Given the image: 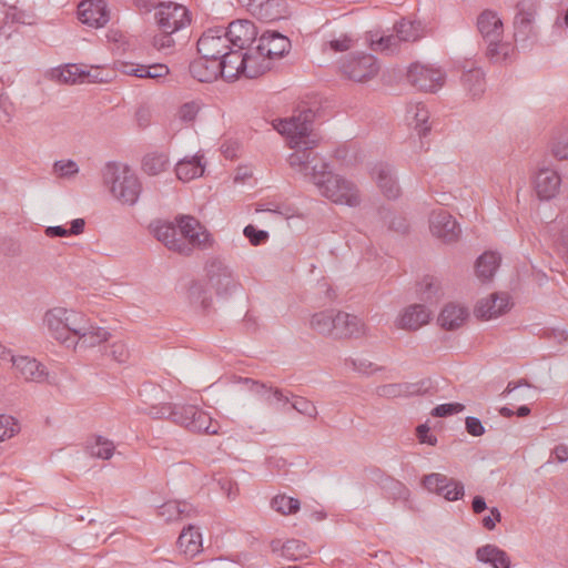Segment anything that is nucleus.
Returning <instances> with one entry per match:
<instances>
[{"mask_svg":"<svg viewBox=\"0 0 568 568\" xmlns=\"http://www.w3.org/2000/svg\"><path fill=\"white\" fill-rule=\"evenodd\" d=\"M314 113L312 110L301 111L297 115L286 119L275 120L274 129L287 139L288 146L295 149L287 158L290 168L301 173L305 179L313 183V168L321 165L318 171L328 169V164L313 152L317 141L311 138Z\"/></svg>","mask_w":568,"mask_h":568,"instance_id":"nucleus-1","label":"nucleus"},{"mask_svg":"<svg viewBox=\"0 0 568 568\" xmlns=\"http://www.w3.org/2000/svg\"><path fill=\"white\" fill-rule=\"evenodd\" d=\"M160 394H162V389L152 384L143 385L140 389V396L144 398L143 403L146 405L143 408L145 414L156 419H170L190 432L217 434L219 426L213 423L212 417L206 412L194 405L156 404L155 400Z\"/></svg>","mask_w":568,"mask_h":568,"instance_id":"nucleus-2","label":"nucleus"},{"mask_svg":"<svg viewBox=\"0 0 568 568\" xmlns=\"http://www.w3.org/2000/svg\"><path fill=\"white\" fill-rule=\"evenodd\" d=\"M154 236L170 251L191 255L194 250H206L213 239L200 222L190 215L176 217V224L159 223L153 230Z\"/></svg>","mask_w":568,"mask_h":568,"instance_id":"nucleus-3","label":"nucleus"},{"mask_svg":"<svg viewBox=\"0 0 568 568\" xmlns=\"http://www.w3.org/2000/svg\"><path fill=\"white\" fill-rule=\"evenodd\" d=\"M477 29L487 44L486 55L493 63L511 59L515 47L503 41L504 24L498 13L486 9L477 18Z\"/></svg>","mask_w":568,"mask_h":568,"instance_id":"nucleus-4","label":"nucleus"},{"mask_svg":"<svg viewBox=\"0 0 568 568\" xmlns=\"http://www.w3.org/2000/svg\"><path fill=\"white\" fill-rule=\"evenodd\" d=\"M103 181L112 196L122 204L133 205L138 202L142 184L128 165L108 163L103 171Z\"/></svg>","mask_w":568,"mask_h":568,"instance_id":"nucleus-5","label":"nucleus"},{"mask_svg":"<svg viewBox=\"0 0 568 568\" xmlns=\"http://www.w3.org/2000/svg\"><path fill=\"white\" fill-rule=\"evenodd\" d=\"M321 165L313 168V184L317 187L321 195L327 197L334 203L357 206L361 203V196L356 185L345 178L333 174L327 170L318 171Z\"/></svg>","mask_w":568,"mask_h":568,"instance_id":"nucleus-6","label":"nucleus"},{"mask_svg":"<svg viewBox=\"0 0 568 568\" xmlns=\"http://www.w3.org/2000/svg\"><path fill=\"white\" fill-rule=\"evenodd\" d=\"M83 315L73 308L55 306L44 313L42 323L52 338L71 347L75 333L81 329Z\"/></svg>","mask_w":568,"mask_h":568,"instance_id":"nucleus-7","label":"nucleus"},{"mask_svg":"<svg viewBox=\"0 0 568 568\" xmlns=\"http://www.w3.org/2000/svg\"><path fill=\"white\" fill-rule=\"evenodd\" d=\"M220 74L225 80H235L240 74L254 79L267 71L266 62H258L252 49L242 53L240 49H231L219 60Z\"/></svg>","mask_w":568,"mask_h":568,"instance_id":"nucleus-8","label":"nucleus"},{"mask_svg":"<svg viewBox=\"0 0 568 568\" xmlns=\"http://www.w3.org/2000/svg\"><path fill=\"white\" fill-rule=\"evenodd\" d=\"M206 285L217 296L232 295L240 286L233 271L223 261L211 258L205 264Z\"/></svg>","mask_w":568,"mask_h":568,"instance_id":"nucleus-9","label":"nucleus"},{"mask_svg":"<svg viewBox=\"0 0 568 568\" xmlns=\"http://www.w3.org/2000/svg\"><path fill=\"white\" fill-rule=\"evenodd\" d=\"M423 28L420 22L402 19L394 26V33L383 36L372 41L374 50L382 52H394L399 42H414L422 38Z\"/></svg>","mask_w":568,"mask_h":568,"instance_id":"nucleus-10","label":"nucleus"},{"mask_svg":"<svg viewBox=\"0 0 568 568\" xmlns=\"http://www.w3.org/2000/svg\"><path fill=\"white\" fill-rule=\"evenodd\" d=\"M290 48L291 41L287 37L276 31H267L260 37L258 43L252 52L255 58L258 57V62H266L267 70H270L272 60L283 57Z\"/></svg>","mask_w":568,"mask_h":568,"instance_id":"nucleus-11","label":"nucleus"},{"mask_svg":"<svg viewBox=\"0 0 568 568\" xmlns=\"http://www.w3.org/2000/svg\"><path fill=\"white\" fill-rule=\"evenodd\" d=\"M408 82L416 89L434 93L439 90L446 75L443 70L422 63H413L407 72Z\"/></svg>","mask_w":568,"mask_h":568,"instance_id":"nucleus-12","label":"nucleus"},{"mask_svg":"<svg viewBox=\"0 0 568 568\" xmlns=\"http://www.w3.org/2000/svg\"><path fill=\"white\" fill-rule=\"evenodd\" d=\"M156 21L163 32H176L190 24L191 19L186 8L169 1L158 4Z\"/></svg>","mask_w":568,"mask_h":568,"instance_id":"nucleus-13","label":"nucleus"},{"mask_svg":"<svg viewBox=\"0 0 568 568\" xmlns=\"http://www.w3.org/2000/svg\"><path fill=\"white\" fill-rule=\"evenodd\" d=\"M379 70L377 60L372 54L352 55L342 64L343 73L356 82H365L374 78Z\"/></svg>","mask_w":568,"mask_h":568,"instance_id":"nucleus-14","label":"nucleus"},{"mask_svg":"<svg viewBox=\"0 0 568 568\" xmlns=\"http://www.w3.org/2000/svg\"><path fill=\"white\" fill-rule=\"evenodd\" d=\"M230 48L224 28L209 29L197 40V52L205 59L219 61Z\"/></svg>","mask_w":568,"mask_h":568,"instance_id":"nucleus-15","label":"nucleus"},{"mask_svg":"<svg viewBox=\"0 0 568 568\" xmlns=\"http://www.w3.org/2000/svg\"><path fill=\"white\" fill-rule=\"evenodd\" d=\"M423 486L428 491L443 496L449 501L458 500L465 494L463 483L439 473L424 476Z\"/></svg>","mask_w":568,"mask_h":568,"instance_id":"nucleus-16","label":"nucleus"},{"mask_svg":"<svg viewBox=\"0 0 568 568\" xmlns=\"http://www.w3.org/2000/svg\"><path fill=\"white\" fill-rule=\"evenodd\" d=\"M429 230L434 236L446 243L455 242L462 232L453 215L443 209L432 212L429 216Z\"/></svg>","mask_w":568,"mask_h":568,"instance_id":"nucleus-17","label":"nucleus"},{"mask_svg":"<svg viewBox=\"0 0 568 568\" xmlns=\"http://www.w3.org/2000/svg\"><path fill=\"white\" fill-rule=\"evenodd\" d=\"M244 383L248 385L251 392L260 396L266 404L275 406L277 410L286 412L287 406L292 405L293 394L291 392H284L250 378H245Z\"/></svg>","mask_w":568,"mask_h":568,"instance_id":"nucleus-18","label":"nucleus"},{"mask_svg":"<svg viewBox=\"0 0 568 568\" xmlns=\"http://www.w3.org/2000/svg\"><path fill=\"white\" fill-rule=\"evenodd\" d=\"M366 333L367 326L358 316L337 310L334 338H361Z\"/></svg>","mask_w":568,"mask_h":568,"instance_id":"nucleus-19","label":"nucleus"},{"mask_svg":"<svg viewBox=\"0 0 568 568\" xmlns=\"http://www.w3.org/2000/svg\"><path fill=\"white\" fill-rule=\"evenodd\" d=\"M225 34L229 45L232 44L234 49L243 50L255 40L257 30L252 21L243 19L232 21L225 30Z\"/></svg>","mask_w":568,"mask_h":568,"instance_id":"nucleus-20","label":"nucleus"},{"mask_svg":"<svg viewBox=\"0 0 568 568\" xmlns=\"http://www.w3.org/2000/svg\"><path fill=\"white\" fill-rule=\"evenodd\" d=\"M560 182V176L555 169L540 165L534 180V187L540 200H549L557 194Z\"/></svg>","mask_w":568,"mask_h":568,"instance_id":"nucleus-21","label":"nucleus"},{"mask_svg":"<svg viewBox=\"0 0 568 568\" xmlns=\"http://www.w3.org/2000/svg\"><path fill=\"white\" fill-rule=\"evenodd\" d=\"M80 20L90 27H103L110 17L104 0H84L79 4Z\"/></svg>","mask_w":568,"mask_h":568,"instance_id":"nucleus-22","label":"nucleus"},{"mask_svg":"<svg viewBox=\"0 0 568 568\" xmlns=\"http://www.w3.org/2000/svg\"><path fill=\"white\" fill-rule=\"evenodd\" d=\"M372 175L375 179L377 186L386 197L396 199L399 196L400 187L397 183L394 170L389 164H376L372 170Z\"/></svg>","mask_w":568,"mask_h":568,"instance_id":"nucleus-23","label":"nucleus"},{"mask_svg":"<svg viewBox=\"0 0 568 568\" xmlns=\"http://www.w3.org/2000/svg\"><path fill=\"white\" fill-rule=\"evenodd\" d=\"M81 329L75 333L73 337V347H94L103 342H106L110 337V333L102 327L93 326L89 323L85 314L83 315V322Z\"/></svg>","mask_w":568,"mask_h":568,"instance_id":"nucleus-24","label":"nucleus"},{"mask_svg":"<svg viewBox=\"0 0 568 568\" xmlns=\"http://www.w3.org/2000/svg\"><path fill=\"white\" fill-rule=\"evenodd\" d=\"M11 362L17 372L26 381L42 383L47 381L48 372L43 364L29 356H11Z\"/></svg>","mask_w":568,"mask_h":568,"instance_id":"nucleus-25","label":"nucleus"},{"mask_svg":"<svg viewBox=\"0 0 568 568\" xmlns=\"http://www.w3.org/2000/svg\"><path fill=\"white\" fill-rule=\"evenodd\" d=\"M430 317L432 312L425 305L414 304L404 310L396 325L402 329L416 331L427 324Z\"/></svg>","mask_w":568,"mask_h":568,"instance_id":"nucleus-26","label":"nucleus"},{"mask_svg":"<svg viewBox=\"0 0 568 568\" xmlns=\"http://www.w3.org/2000/svg\"><path fill=\"white\" fill-rule=\"evenodd\" d=\"M509 306L507 294H493L490 297L478 302L475 313L481 320H491L504 314Z\"/></svg>","mask_w":568,"mask_h":568,"instance_id":"nucleus-27","label":"nucleus"},{"mask_svg":"<svg viewBox=\"0 0 568 568\" xmlns=\"http://www.w3.org/2000/svg\"><path fill=\"white\" fill-rule=\"evenodd\" d=\"M195 508L186 503L179 500H170L161 505L158 509V515L166 523L180 521L191 518L195 515Z\"/></svg>","mask_w":568,"mask_h":568,"instance_id":"nucleus-28","label":"nucleus"},{"mask_svg":"<svg viewBox=\"0 0 568 568\" xmlns=\"http://www.w3.org/2000/svg\"><path fill=\"white\" fill-rule=\"evenodd\" d=\"M429 111L422 102L409 103L406 106L405 121L414 128L418 135H425L430 126L428 125Z\"/></svg>","mask_w":568,"mask_h":568,"instance_id":"nucleus-29","label":"nucleus"},{"mask_svg":"<svg viewBox=\"0 0 568 568\" xmlns=\"http://www.w3.org/2000/svg\"><path fill=\"white\" fill-rule=\"evenodd\" d=\"M220 72L217 60L205 59L202 55L190 64L191 75L200 82H212L221 75Z\"/></svg>","mask_w":568,"mask_h":568,"instance_id":"nucleus-30","label":"nucleus"},{"mask_svg":"<svg viewBox=\"0 0 568 568\" xmlns=\"http://www.w3.org/2000/svg\"><path fill=\"white\" fill-rule=\"evenodd\" d=\"M478 561L490 565L493 568H510V558L507 552L496 545L487 544L477 548Z\"/></svg>","mask_w":568,"mask_h":568,"instance_id":"nucleus-31","label":"nucleus"},{"mask_svg":"<svg viewBox=\"0 0 568 568\" xmlns=\"http://www.w3.org/2000/svg\"><path fill=\"white\" fill-rule=\"evenodd\" d=\"M178 548L185 557L193 558L202 550V536L199 528L189 525L178 538Z\"/></svg>","mask_w":568,"mask_h":568,"instance_id":"nucleus-32","label":"nucleus"},{"mask_svg":"<svg viewBox=\"0 0 568 568\" xmlns=\"http://www.w3.org/2000/svg\"><path fill=\"white\" fill-rule=\"evenodd\" d=\"M468 317V311L466 307L449 303L447 304L438 316L439 325L447 329L453 331L460 327Z\"/></svg>","mask_w":568,"mask_h":568,"instance_id":"nucleus-33","label":"nucleus"},{"mask_svg":"<svg viewBox=\"0 0 568 568\" xmlns=\"http://www.w3.org/2000/svg\"><path fill=\"white\" fill-rule=\"evenodd\" d=\"M337 310H324L312 315L310 327L320 335L333 337Z\"/></svg>","mask_w":568,"mask_h":568,"instance_id":"nucleus-34","label":"nucleus"},{"mask_svg":"<svg viewBox=\"0 0 568 568\" xmlns=\"http://www.w3.org/2000/svg\"><path fill=\"white\" fill-rule=\"evenodd\" d=\"M175 173L178 179L183 182H189L191 180L202 176L204 173V164L202 163V156L193 155L180 160L176 163Z\"/></svg>","mask_w":568,"mask_h":568,"instance_id":"nucleus-35","label":"nucleus"},{"mask_svg":"<svg viewBox=\"0 0 568 568\" xmlns=\"http://www.w3.org/2000/svg\"><path fill=\"white\" fill-rule=\"evenodd\" d=\"M462 84L467 93L473 98H479L486 90L485 74L481 69H469L462 75Z\"/></svg>","mask_w":568,"mask_h":568,"instance_id":"nucleus-36","label":"nucleus"},{"mask_svg":"<svg viewBox=\"0 0 568 568\" xmlns=\"http://www.w3.org/2000/svg\"><path fill=\"white\" fill-rule=\"evenodd\" d=\"M500 264V256L494 252H485L476 263V274L483 282L490 281Z\"/></svg>","mask_w":568,"mask_h":568,"instance_id":"nucleus-37","label":"nucleus"},{"mask_svg":"<svg viewBox=\"0 0 568 568\" xmlns=\"http://www.w3.org/2000/svg\"><path fill=\"white\" fill-rule=\"evenodd\" d=\"M532 21L534 13L530 11H519L516 14L514 21V37L517 42H525L535 36Z\"/></svg>","mask_w":568,"mask_h":568,"instance_id":"nucleus-38","label":"nucleus"},{"mask_svg":"<svg viewBox=\"0 0 568 568\" xmlns=\"http://www.w3.org/2000/svg\"><path fill=\"white\" fill-rule=\"evenodd\" d=\"M170 70L168 65L162 63H155L150 65L139 64L131 65L125 73L129 75H134L141 79H160L164 78L169 74Z\"/></svg>","mask_w":568,"mask_h":568,"instance_id":"nucleus-39","label":"nucleus"},{"mask_svg":"<svg viewBox=\"0 0 568 568\" xmlns=\"http://www.w3.org/2000/svg\"><path fill=\"white\" fill-rule=\"evenodd\" d=\"M209 287L201 282H193L187 288V300L191 305L200 307L203 311L211 306L212 297Z\"/></svg>","mask_w":568,"mask_h":568,"instance_id":"nucleus-40","label":"nucleus"},{"mask_svg":"<svg viewBox=\"0 0 568 568\" xmlns=\"http://www.w3.org/2000/svg\"><path fill=\"white\" fill-rule=\"evenodd\" d=\"M169 164V158L164 153L152 152L143 158L142 169L149 175H158L165 171Z\"/></svg>","mask_w":568,"mask_h":568,"instance_id":"nucleus-41","label":"nucleus"},{"mask_svg":"<svg viewBox=\"0 0 568 568\" xmlns=\"http://www.w3.org/2000/svg\"><path fill=\"white\" fill-rule=\"evenodd\" d=\"M310 552V547L304 541L297 539L287 540L282 545V556L288 560H302L307 558Z\"/></svg>","mask_w":568,"mask_h":568,"instance_id":"nucleus-42","label":"nucleus"},{"mask_svg":"<svg viewBox=\"0 0 568 568\" xmlns=\"http://www.w3.org/2000/svg\"><path fill=\"white\" fill-rule=\"evenodd\" d=\"M84 73V64H67L63 68L53 70L52 74L60 82L73 84L81 83V75Z\"/></svg>","mask_w":568,"mask_h":568,"instance_id":"nucleus-43","label":"nucleus"},{"mask_svg":"<svg viewBox=\"0 0 568 568\" xmlns=\"http://www.w3.org/2000/svg\"><path fill=\"white\" fill-rule=\"evenodd\" d=\"M114 444L101 436H98L93 443L88 445L89 454L100 459H110L114 454Z\"/></svg>","mask_w":568,"mask_h":568,"instance_id":"nucleus-44","label":"nucleus"},{"mask_svg":"<svg viewBox=\"0 0 568 568\" xmlns=\"http://www.w3.org/2000/svg\"><path fill=\"white\" fill-rule=\"evenodd\" d=\"M419 294L425 301L436 300L442 294V282L435 276H425L419 283Z\"/></svg>","mask_w":568,"mask_h":568,"instance_id":"nucleus-45","label":"nucleus"},{"mask_svg":"<svg viewBox=\"0 0 568 568\" xmlns=\"http://www.w3.org/2000/svg\"><path fill=\"white\" fill-rule=\"evenodd\" d=\"M271 506L275 511L282 515H291L300 510L301 504L296 498L277 495L272 499Z\"/></svg>","mask_w":568,"mask_h":568,"instance_id":"nucleus-46","label":"nucleus"},{"mask_svg":"<svg viewBox=\"0 0 568 568\" xmlns=\"http://www.w3.org/2000/svg\"><path fill=\"white\" fill-rule=\"evenodd\" d=\"M550 150L556 159H568V129L556 133V135L552 138Z\"/></svg>","mask_w":568,"mask_h":568,"instance_id":"nucleus-47","label":"nucleus"},{"mask_svg":"<svg viewBox=\"0 0 568 568\" xmlns=\"http://www.w3.org/2000/svg\"><path fill=\"white\" fill-rule=\"evenodd\" d=\"M403 393L405 397L408 396H416V395H425L430 392L433 388L432 381L429 378H424L418 382L409 383V382H403L402 383Z\"/></svg>","mask_w":568,"mask_h":568,"instance_id":"nucleus-48","label":"nucleus"},{"mask_svg":"<svg viewBox=\"0 0 568 568\" xmlns=\"http://www.w3.org/2000/svg\"><path fill=\"white\" fill-rule=\"evenodd\" d=\"M291 408L295 409L297 413L315 419L317 417V408L316 406L305 397L292 395V405Z\"/></svg>","mask_w":568,"mask_h":568,"instance_id":"nucleus-49","label":"nucleus"},{"mask_svg":"<svg viewBox=\"0 0 568 568\" xmlns=\"http://www.w3.org/2000/svg\"><path fill=\"white\" fill-rule=\"evenodd\" d=\"M20 430L18 420L10 416L0 415V442H4L13 437Z\"/></svg>","mask_w":568,"mask_h":568,"instance_id":"nucleus-50","label":"nucleus"},{"mask_svg":"<svg viewBox=\"0 0 568 568\" xmlns=\"http://www.w3.org/2000/svg\"><path fill=\"white\" fill-rule=\"evenodd\" d=\"M345 366L361 374H372L381 371V367H375L374 364L365 358H347Z\"/></svg>","mask_w":568,"mask_h":568,"instance_id":"nucleus-51","label":"nucleus"},{"mask_svg":"<svg viewBox=\"0 0 568 568\" xmlns=\"http://www.w3.org/2000/svg\"><path fill=\"white\" fill-rule=\"evenodd\" d=\"M376 395L383 398L394 399L405 397L402 383L384 384L376 387Z\"/></svg>","mask_w":568,"mask_h":568,"instance_id":"nucleus-52","label":"nucleus"},{"mask_svg":"<svg viewBox=\"0 0 568 568\" xmlns=\"http://www.w3.org/2000/svg\"><path fill=\"white\" fill-rule=\"evenodd\" d=\"M83 80L81 83H102L106 82L108 79L103 74V70L100 67H90L84 65V73L81 75Z\"/></svg>","mask_w":568,"mask_h":568,"instance_id":"nucleus-53","label":"nucleus"},{"mask_svg":"<svg viewBox=\"0 0 568 568\" xmlns=\"http://www.w3.org/2000/svg\"><path fill=\"white\" fill-rule=\"evenodd\" d=\"M200 111V104L195 101L186 102L179 110V119L183 122H192Z\"/></svg>","mask_w":568,"mask_h":568,"instance_id":"nucleus-54","label":"nucleus"},{"mask_svg":"<svg viewBox=\"0 0 568 568\" xmlns=\"http://www.w3.org/2000/svg\"><path fill=\"white\" fill-rule=\"evenodd\" d=\"M465 406L459 403L442 404L432 410L435 417H446L463 412Z\"/></svg>","mask_w":568,"mask_h":568,"instance_id":"nucleus-55","label":"nucleus"},{"mask_svg":"<svg viewBox=\"0 0 568 568\" xmlns=\"http://www.w3.org/2000/svg\"><path fill=\"white\" fill-rule=\"evenodd\" d=\"M110 356L118 363H125L130 352L122 341H116L110 345Z\"/></svg>","mask_w":568,"mask_h":568,"instance_id":"nucleus-56","label":"nucleus"},{"mask_svg":"<svg viewBox=\"0 0 568 568\" xmlns=\"http://www.w3.org/2000/svg\"><path fill=\"white\" fill-rule=\"evenodd\" d=\"M173 32H161L153 38V45L158 51L169 52L174 47Z\"/></svg>","mask_w":568,"mask_h":568,"instance_id":"nucleus-57","label":"nucleus"},{"mask_svg":"<svg viewBox=\"0 0 568 568\" xmlns=\"http://www.w3.org/2000/svg\"><path fill=\"white\" fill-rule=\"evenodd\" d=\"M243 233L253 245H260L268 239L266 231L256 230L253 225L245 226Z\"/></svg>","mask_w":568,"mask_h":568,"instance_id":"nucleus-58","label":"nucleus"},{"mask_svg":"<svg viewBox=\"0 0 568 568\" xmlns=\"http://www.w3.org/2000/svg\"><path fill=\"white\" fill-rule=\"evenodd\" d=\"M54 171L60 175V176H70V175H73L75 173H78L79 171V168H78V164L72 161V160H69V161H57L54 163Z\"/></svg>","mask_w":568,"mask_h":568,"instance_id":"nucleus-59","label":"nucleus"},{"mask_svg":"<svg viewBox=\"0 0 568 568\" xmlns=\"http://www.w3.org/2000/svg\"><path fill=\"white\" fill-rule=\"evenodd\" d=\"M332 51L343 52L353 47V40L347 36H342L339 39L329 41L327 44Z\"/></svg>","mask_w":568,"mask_h":568,"instance_id":"nucleus-60","label":"nucleus"},{"mask_svg":"<svg viewBox=\"0 0 568 568\" xmlns=\"http://www.w3.org/2000/svg\"><path fill=\"white\" fill-rule=\"evenodd\" d=\"M466 430L471 436L478 437L481 436L485 433V427L483 426L481 422L477 417L468 416L466 418Z\"/></svg>","mask_w":568,"mask_h":568,"instance_id":"nucleus-61","label":"nucleus"},{"mask_svg":"<svg viewBox=\"0 0 568 568\" xmlns=\"http://www.w3.org/2000/svg\"><path fill=\"white\" fill-rule=\"evenodd\" d=\"M416 435L422 444H428L430 446H435L437 444V438L429 434V427L425 424L419 425L416 428Z\"/></svg>","mask_w":568,"mask_h":568,"instance_id":"nucleus-62","label":"nucleus"},{"mask_svg":"<svg viewBox=\"0 0 568 568\" xmlns=\"http://www.w3.org/2000/svg\"><path fill=\"white\" fill-rule=\"evenodd\" d=\"M501 520V514L498 508L493 507L489 509V515L483 518V526L487 530H493L496 524Z\"/></svg>","mask_w":568,"mask_h":568,"instance_id":"nucleus-63","label":"nucleus"},{"mask_svg":"<svg viewBox=\"0 0 568 568\" xmlns=\"http://www.w3.org/2000/svg\"><path fill=\"white\" fill-rule=\"evenodd\" d=\"M151 111L148 106H140L135 112V121L140 128H146L151 122Z\"/></svg>","mask_w":568,"mask_h":568,"instance_id":"nucleus-64","label":"nucleus"}]
</instances>
